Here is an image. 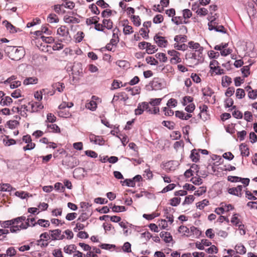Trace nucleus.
Instances as JSON below:
<instances>
[{"mask_svg": "<svg viewBox=\"0 0 257 257\" xmlns=\"http://www.w3.org/2000/svg\"><path fill=\"white\" fill-rule=\"evenodd\" d=\"M4 51L7 56L12 60L18 61L23 58L25 53L24 48L22 47H16L12 46H6Z\"/></svg>", "mask_w": 257, "mask_h": 257, "instance_id": "nucleus-1", "label": "nucleus"}, {"mask_svg": "<svg viewBox=\"0 0 257 257\" xmlns=\"http://www.w3.org/2000/svg\"><path fill=\"white\" fill-rule=\"evenodd\" d=\"M29 226L28 222H26L25 224L22 223L20 225H14L12 219L9 220L4 221L3 225L2 227L7 228L10 227V231L12 233H16L21 230V229H27Z\"/></svg>", "mask_w": 257, "mask_h": 257, "instance_id": "nucleus-2", "label": "nucleus"}, {"mask_svg": "<svg viewBox=\"0 0 257 257\" xmlns=\"http://www.w3.org/2000/svg\"><path fill=\"white\" fill-rule=\"evenodd\" d=\"M168 54L172 57L170 59L172 63L177 64L180 63L182 61L180 57V53L175 50H169Z\"/></svg>", "mask_w": 257, "mask_h": 257, "instance_id": "nucleus-3", "label": "nucleus"}, {"mask_svg": "<svg viewBox=\"0 0 257 257\" xmlns=\"http://www.w3.org/2000/svg\"><path fill=\"white\" fill-rule=\"evenodd\" d=\"M49 232L51 233V240H62L65 238V235L61 234V230L59 229L50 230Z\"/></svg>", "mask_w": 257, "mask_h": 257, "instance_id": "nucleus-4", "label": "nucleus"}, {"mask_svg": "<svg viewBox=\"0 0 257 257\" xmlns=\"http://www.w3.org/2000/svg\"><path fill=\"white\" fill-rule=\"evenodd\" d=\"M89 138L90 142L96 145H102L104 143V140L101 136H96L92 134H90Z\"/></svg>", "mask_w": 257, "mask_h": 257, "instance_id": "nucleus-5", "label": "nucleus"}, {"mask_svg": "<svg viewBox=\"0 0 257 257\" xmlns=\"http://www.w3.org/2000/svg\"><path fill=\"white\" fill-rule=\"evenodd\" d=\"M148 102H143L139 103L138 105L137 108L135 110V113L136 115L142 114L146 109H147Z\"/></svg>", "mask_w": 257, "mask_h": 257, "instance_id": "nucleus-6", "label": "nucleus"}, {"mask_svg": "<svg viewBox=\"0 0 257 257\" xmlns=\"http://www.w3.org/2000/svg\"><path fill=\"white\" fill-rule=\"evenodd\" d=\"M154 40L157 45L161 47H165L168 42L165 39V38L162 36L155 35Z\"/></svg>", "mask_w": 257, "mask_h": 257, "instance_id": "nucleus-7", "label": "nucleus"}, {"mask_svg": "<svg viewBox=\"0 0 257 257\" xmlns=\"http://www.w3.org/2000/svg\"><path fill=\"white\" fill-rule=\"evenodd\" d=\"M151 84L152 89L155 90L161 89L163 87L161 80L158 78H154Z\"/></svg>", "mask_w": 257, "mask_h": 257, "instance_id": "nucleus-8", "label": "nucleus"}, {"mask_svg": "<svg viewBox=\"0 0 257 257\" xmlns=\"http://www.w3.org/2000/svg\"><path fill=\"white\" fill-rule=\"evenodd\" d=\"M29 104L31 105L32 108L31 112H37L44 107L43 105L40 102H29Z\"/></svg>", "mask_w": 257, "mask_h": 257, "instance_id": "nucleus-9", "label": "nucleus"}, {"mask_svg": "<svg viewBox=\"0 0 257 257\" xmlns=\"http://www.w3.org/2000/svg\"><path fill=\"white\" fill-rule=\"evenodd\" d=\"M210 31L215 30L216 32H220L223 34L226 33V30L223 26L219 25L216 22L214 26H212L208 29Z\"/></svg>", "mask_w": 257, "mask_h": 257, "instance_id": "nucleus-10", "label": "nucleus"}, {"mask_svg": "<svg viewBox=\"0 0 257 257\" xmlns=\"http://www.w3.org/2000/svg\"><path fill=\"white\" fill-rule=\"evenodd\" d=\"M160 237L163 238L166 243H169L172 240V236L168 232L162 231L160 233Z\"/></svg>", "mask_w": 257, "mask_h": 257, "instance_id": "nucleus-11", "label": "nucleus"}, {"mask_svg": "<svg viewBox=\"0 0 257 257\" xmlns=\"http://www.w3.org/2000/svg\"><path fill=\"white\" fill-rule=\"evenodd\" d=\"M239 149L241 151V154L242 156L247 157L249 155V149L247 145L244 144H241L239 146Z\"/></svg>", "mask_w": 257, "mask_h": 257, "instance_id": "nucleus-12", "label": "nucleus"}, {"mask_svg": "<svg viewBox=\"0 0 257 257\" xmlns=\"http://www.w3.org/2000/svg\"><path fill=\"white\" fill-rule=\"evenodd\" d=\"M12 190H15V189L8 183L0 184V191L3 192H11Z\"/></svg>", "mask_w": 257, "mask_h": 257, "instance_id": "nucleus-13", "label": "nucleus"}, {"mask_svg": "<svg viewBox=\"0 0 257 257\" xmlns=\"http://www.w3.org/2000/svg\"><path fill=\"white\" fill-rule=\"evenodd\" d=\"M234 249L237 253L242 255L246 253V248L241 243L236 244L234 247Z\"/></svg>", "mask_w": 257, "mask_h": 257, "instance_id": "nucleus-14", "label": "nucleus"}, {"mask_svg": "<svg viewBox=\"0 0 257 257\" xmlns=\"http://www.w3.org/2000/svg\"><path fill=\"white\" fill-rule=\"evenodd\" d=\"M3 24L6 26L7 29L10 31V33H16L17 30L16 28L9 23L8 21H4L3 22Z\"/></svg>", "mask_w": 257, "mask_h": 257, "instance_id": "nucleus-15", "label": "nucleus"}, {"mask_svg": "<svg viewBox=\"0 0 257 257\" xmlns=\"http://www.w3.org/2000/svg\"><path fill=\"white\" fill-rule=\"evenodd\" d=\"M76 246L74 244L67 245L64 247V251L67 254H71L76 249Z\"/></svg>", "mask_w": 257, "mask_h": 257, "instance_id": "nucleus-16", "label": "nucleus"}, {"mask_svg": "<svg viewBox=\"0 0 257 257\" xmlns=\"http://www.w3.org/2000/svg\"><path fill=\"white\" fill-rule=\"evenodd\" d=\"M47 128L49 130V132L59 133H60V129L59 126L56 124H47Z\"/></svg>", "mask_w": 257, "mask_h": 257, "instance_id": "nucleus-17", "label": "nucleus"}, {"mask_svg": "<svg viewBox=\"0 0 257 257\" xmlns=\"http://www.w3.org/2000/svg\"><path fill=\"white\" fill-rule=\"evenodd\" d=\"M52 87L54 89L57 90L59 92L63 91L65 85L63 83L57 82L52 84Z\"/></svg>", "mask_w": 257, "mask_h": 257, "instance_id": "nucleus-18", "label": "nucleus"}, {"mask_svg": "<svg viewBox=\"0 0 257 257\" xmlns=\"http://www.w3.org/2000/svg\"><path fill=\"white\" fill-rule=\"evenodd\" d=\"M38 82V79L35 77H31L27 78L24 80L23 83L24 85H29L37 84Z\"/></svg>", "mask_w": 257, "mask_h": 257, "instance_id": "nucleus-19", "label": "nucleus"}, {"mask_svg": "<svg viewBox=\"0 0 257 257\" xmlns=\"http://www.w3.org/2000/svg\"><path fill=\"white\" fill-rule=\"evenodd\" d=\"M57 34L61 36L67 37L69 35V32L66 27L61 26L58 29Z\"/></svg>", "mask_w": 257, "mask_h": 257, "instance_id": "nucleus-20", "label": "nucleus"}, {"mask_svg": "<svg viewBox=\"0 0 257 257\" xmlns=\"http://www.w3.org/2000/svg\"><path fill=\"white\" fill-rule=\"evenodd\" d=\"M203 51V48H200L197 50H196L195 52L192 54L191 58L200 60L202 57V53Z\"/></svg>", "mask_w": 257, "mask_h": 257, "instance_id": "nucleus-21", "label": "nucleus"}, {"mask_svg": "<svg viewBox=\"0 0 257 257\" xmlns=\"http://www.w3.org/2000/svg\"><path fill=\"white\" fill-rule=\"evenodd\" d=\"M211 16H209L207 17V19L209 21V23H208V29L211 27L212 26H214L215 24H216V17L215 16L217 15L216 14H215L214 15H212V13L210 12Z\"/></svg>", "mask_w": 257, "mask_h": 257, "instance_id": "nucleus-22", "label": "nucleus"}, {"mask_svg": "<svg viewBox=\"0 0 257 257\" xmlns=\"http://www.w3.org/2000/svg\"><path fill=\"white\" fill-rule=\"evenodd\" d=\"M162 72L164 73L174 74V70L173 67L170 65H166L162 68Z\"/></svg>", "mask_w": 257, "mask_h": 257, "instance_id": "nucleus-23", "label": "nucleus"}, {"mask_svg": "<svg viewBox=\"0 0 257 257\" xmlns=\"http://www.w3.org/2000/svg\"><path fill=\"white\" fill-rule=\"evenodd\" d=\"M203 95L205 96H211L214 91L209 87H206L202 89Z\"/></svg>", "mask_w": 257, "mask_h": 257, "instance_id": "nucleus-24", "label": "nucleus"}, {"mask_svg": "<svg viewBox=\"0 0 257 257\" xmlns=\"http://www.w3.org/2000/svg\"><path fill=\"white\" fill-rule=\"evenodd\" d=\"M120 183L122 186L125 185L128 187H134L136 185V183L133 181L132 179H126L124 181H121Z\"/></svg>", "mask_w": 257, "mask_h": 257, "instance_id": "nucleus-25", "label": "nucleus"}, {"mask_svg": "<svg viewBox=\"0 0 257 257\" xmlns=\"http://www.w3.org/2000/svg\"><path fill=\"white\" fill-rule=\"evenodd\" d=\"M157 48L155 45H153L151 43H148V45H147L146 51L147 53L149 54H152L154 53L157 51Z\"/></svg>", "mask_w": 257, "mask_h": 257, "instance_id": "nucleus-26", "label": "nucleus"}, {"mask_svg": "<svg viewBox=\"0 0 257 257\" xmlns=\"http://www.w3.org/2000/svg\"><path fill=\"white\" fill-rule=\"evenodd\" d=\"M12 102V99L10 97L6 96L1 99L0 104L3 106H8L10 105Z\"/></svg>", "mask_w": 257, "mask_h": 257, "instance_id": "nucleus-27", "label": "nucleus"}, {"mask_svg": "<svg viewBox=\"0 0 257 257\" xmlns=\"http://www.w3.org/2000/svg\"><path fill=\"white\" fill-rule=\"evenodd\" d=\"M231 82V78L228 76H224L222 78V85L223 87H227Z\"/></svg>", "mask_w": 257, "mask_h": 257, "instance_id": "nucleus-28", "label": "nucleus"}, {"mask_svg": "<svg viewBox=\"0 0 257 257\" xmlns=\"http://www.w3.org/2000/svg\"><path fill=\"white\" fill-rule=\"evenodd\" d=\"M64 21L67 23H78L79 22V20L78 19L73 17H64Z\"/></svg>", "mask_w": 257, "mask_h": 257, "instance_id": "nucleus-29", "label": "nucleus"}, {"mask_svg": "<svg viewBox=\"0 0 257 257\" xmlns=\"http://www.w3.org/2000/svg\"><path fill=\"white\" fill-rule=\"evenodd\" d=\"M47 21L50 23H58L59 19L58 17L54 14H50L47 18Z\"/></svg>", "mask_w": 257, "mask_h": 257, "instance_id": "nucleus-30", "label": "nucleus"}, {"mask_svg": "<svg viewBox=\"0 0 257 257\" xmlns=\"http://www.w3.org/2000/svg\"><path fill=\"white\" fill-rule=\"evenodd\" d=\"M192 161L194 162H197L199 161V155L197 152H196V150H193L190 156Z\"/></svg>", "mask_w": 257, "mask_h": 257, "instance_id": "nucleus-31", "label": "nucleus"}, {"mask_svg": "<svg viewBox=\"0 0 257 257\" xmlns=\"http://www.w3.org/2000/svg\"><path fill=\"white\" fill-rule=\"evenodd\" d=\"M99 18L97 16H94L92 18L87 19L86 20V23L87 25H90L91 24H96L98 23Z\"/></svg>", "mask_w": 257, "mask_h": 257, "instance_id": "nucleus-32", "label": "nucleus"}, {"mask_svg": "<svg viewBox=\"0 0 257 257\" xmlns=\"http://www.w3.org/2000/svg\"><path fill=\"white\" fill-rule=\"evenodd\" d=\"M104 27L106 28L108 30H110L112 28L113 23L110 19H104L102 21Z\"/></svg>", "mask_w": 257, "mask_h": 257, "instance_id": "nucleus-33", "label": "nucleus"}, {"mask_svg": "<svg viewBox=\"0 0 257 257\" xmlns=\"http://www.w3.org/2000/svg\"><path fill=\"white\" fill-rule=\"evenodd\" d=\"M209 203V201L206 199H204L201 201L198 202L196 203V207L197 208L201 210L204 208V207L207 206Z\"/></svg>", "mask_w": 257, "mask_h": 257, "instance_id": "nucleus-34", "label": "nucleus"}, {"mask_svg": "<svg viewBox=\"0 0 257 257\" xmlns=\"http://www.w3.org/2000/svg\"><path fill=\"white\" fill-rule=\"evenodd\" d=\"M251 64L249 65L244 66L241 68V72L243 75L244 77H247L250 74V66Z\"/></svg>", "mask_w": 257, "mask_h": 257, "instance_id": "nucleus-35", "label": "nucleus"}, {"mask_svg": "<svg viewBox=\"0 0 257 257\" xmlns=\"http://www.w3.org/2000/svg\"><path fill=\"white\" fill-rule=\"evenodd\" d=\"M187 37L186 36L184 35H177L174 38V41L177 43L181 42L184 43L187 41Z\"/></svg>", "mask_w": 257, "mask_h": 257, "instance_id": "nucleus-36", "label": "nucleus"}, {"mask_svg": "<svg viewBox=\"0 0 257 257\" xmlns=\"http://www.w3.org/2000/svg\"><path fill=\"white\" fill-rule=\"evenodd\" d=\"M155 56L161 62H166L167 61V57L165 53H158L156 54Z\"/></svg>", "mask_w": 257, "mask_h": 257, "instance_id": "nucleus-37", "label": "nucleus"}, {"mask_svg": "<svg viewBox=\"0 0 257 257\" xmlns=\"http://www.w3.org/2000/svg\"><path fill=\"white\" fill-rule=\"evenodd\" d=\"M162 123L169 130H173L175 127V123L173 121L164 120Z\"/></svg>", "mask_w": 257, "mask_h": 257, "instance_id": "nucleus-38", "label": "nucleus"}, {"mask_svg": "<svg viewBox=\"0 0 257 257\" xmlns=\"http://www.w3.org/2000/svg\"><path fill=\"white\" fill-rule=\"evenodd\" d=\"M164 216L168 219V221L172 223L174 221V217L173 215L170 213H169L168 211V209L167 208L164 209Z\"/></svg>", "mask_w": 257, "mask_h": 257, "instance_id": "nucleus-39", "label": "nucleus"}, {"mask_svg": "<svg viewBox=\"0 0 257 257\" xmlns=\"http://www.w3.org/2000/svg\"><path fill=\"white\" fill-rule=\"evenodd\" d=\"M236 96L238 99H242L245 95V91L243 89L238 88L236 91Z\"/></svg>", "mask_w": 257, "mask_h": 257, "instance_id": "nucleus-40", "label": "nucleus"}, {"mask_svg": "<svg viewBox=\"0 0 257 257\" xmlns=\"http://www.w3.org/2000/svg\"><path fill=\"white\" fill-rule=\"evenodd\" d=\"M146 61L151 65H156L158 64V60L151 56L146 57Z\"/></svg>", "mask_w": 257, "mask_h": 257, "instance_id": "nucleus-41", "label": "nucleus"}, {"mask_svg": "<svg viewBox=\"0 0 257 257\" xmlns=\"http://www.w3.org/2000/svg\"><path fill=\"white\" fill-rule=\"evenodd\" d=\"M54 188L56 190L60 192H64L65 190V187L60 182H57L55 184Z\"/></svg>", "mask_w": 257, "mask_h": 257, "instance_id": "nucleus-42", "label": "nucleus"}, {"mask_svg": "<svg viewBox=\"0 0 257 257\" xmlns=\"http://www.w3.org/2000/svg\"><path fill=\"white\" fill-rule=\"evenodd\" d=\"M174 163L175 162L172 161H169L168 162L166 163L165 165V169L169 171L174 170L175 169V167L173 166Z\"/></svg>", "mask_w": 257, "mask_h": 257, "instance_id": "nucleus-43", "label": "nucleus"}, {"mask_svg": "<svg viewBox=\"0 0 257 257\" xmlns=\"http://www.w3.org/2000/svg\"><path fill=\"white\" fill-rule=\"evenodd\" d=\"M208 11L204 8L198 9L196 11L197 14L200 16H205L208 14Z\"/></svg>", "mask_w": 257, "mask_h": 257, "instance_id": "nucleus-44", "label": "nucleus"}, {"mask_svg": "<svg viewBox=\"0 0 257 257\" xmlns=\"http://www.w3.org/2000/svg\"><path fill=\"white\" fill-rule=\"evenodd\" d=\"M134 25L139 27L141 25V19L138 16L133 15L131 17Z\"/></svg>", "mask_w": 257, "mask_h": 257, "instance_id": "nucleus-45", "label": "nucleus"}, {"mask_svg": "<svg viewBox=\"0 0 257 257\" xmlns=\"http://www.w3.org/2000/svg\"><path fill=\"white\" fill-rule=\"evenodd\" d=\"M123 26L124 28L123 31L124 35H129L132 34L134 32L133 27L131 26L127 25H126V26H124V25H123Z\"/></svg>", "mask_w": 257, "mask_h": 257, "instance_id": "nucleus-46", "label": "nucleus"}, {"mask_svg": "<svg viewBox=\"0 0 257 257\" xmlns=\"http://www.w3.org/2000/svg\"><path fill=\"white\" fill-rule=\"evenodd\" d=\"M97 107L96 103L94 101H90L86 104V107L91 110H94Z\"/></svg>", "mask_w": 257, "mask_h": 257, "instance_id": "nucleus-47", "label": "nucleus"}, {"mask_svg": "<svg viewBox=\"0 0 257 257\" xmlns=\"http://www.w3.org/2000/svg\"><path fill=\"white\" fill-rule=\"evenodd\" d=\"M162 101V98H153L151 99L149 103L153 106L159 105Z\"/></svg>", "mask_w": 257, "mask_h": 257, "instance_id": "nucleus-48", "label": "nucleus"}, {"mask_svg": "<svg viewBox=\"0 0 257 257\" xmlns=\"http://www.w3.org/2000/svg\"><path fill=\"white\" fill-rule=\"evenodd\" d=\"M178 231L180 233H183L184 234H187V235H188L190 233V229L185 226L181 225L178 228Z\"/></svg>", "mask_w": 257, "mask_h": 257, "instance_id": "nucleus-49", "label": "nucleus"}, {"mask_svg": "<svg viewBox=\"0 0 257 257\" xmlns=\"http://www.w3.org/2000/svg\"><path fill=\"white\" fill-rule=\"evenodd\" d=\"M228 192L229 194L237 196L238 197H241L242 193H238L237 192V189L236 187H233L229 188L228 190Z\"/></svg>", "mask_w": 257, "mask_h": 257, "instance_id": "nucleus-50", "label": "nucleus"}, {"mask_svg": "<svg viewBox=\"0 0 257 257\" xmlns=\"http://www.w3.org/2000/svg\"><path fill=\"white\" fill-rule=\"evenodd\" d=\"M56 117L55 116L54 114L51 113H49L47 115V120H46V122H49L53 123L56 121Z\"/></svg>", "mask_w": 257, "mask_h": 257, "instance_id": "nucleus-51", "label": "nucleus"}, {"mask_svg": "<svg viewBox=\"0 0 257 257\" xmlns=\"http://www.w3.org/2000/svg\"><path fill=\"white\" fill-rule=\"evenodd\" d=\"M170 204L172 206H177L180 203L181 198L178 197H174L170 200Z\"/></svg>", "mask_w": 257, "mask_h": 257, "instance_id": "nucleus-52", "label": "nucleus"}, {"mask_svg": "<svg viewBox=\"0 0 257 257\" xmlns=\"http://www.w3.org/2000/svg\"><path fill=\"white\" fill-rule=\"evenodd\" d=\"M237 215V214H234L231 219V222L234 224L235 226H237L239 224H240V221L239 219L238 218V217L236 216Z\"/></svg>", "mask_w": 257, "mask_h": 257, "instance_id": "nucleus-53", "label": "nucleus"}, {"mask_svg": "<svg viewBox=\"0 0 257 257\" xmlns=\"http://www.w3.org/2000/svg\"><path fill=\"white\" fill-rule=\"evenodd\" d=\"M112 210L114 212H119L124 211H125L126 209L125 207L123 206L114 205L112 208Z\"/></svg>", "mask_w": 257, "mask_h": 257, "instance_id": "nucleus-54", "label": "nucleus"}, {"mask_svg": "<svg viewBox=\"0 0 257 257\" xmlns=\"http://www.w3.org/2000/svg\"><path fill=\"white\" fill-rule=\"evenodd\" d=\"M164 18L162 15H157L153 19V22L155 24H160L163 21Z\"/></svg>", "mask_w": 257, "mask_h": 257, "instance_id": "nucleus-55", "label": "nucleus"}, {"mask_svg": "<svg viewBox=\"0 0 257 257\" xmlns=\"http://www.w3.org/2000/svg\"><path fill=\"white\" fill-rule=\"evenodd\" d=\"M210 69L212 70L213 72H214L217 75H220L224 73V70L221 69L218 66H217L216 67L213 66L212 69Z\"/></svg>", "mask_w": 257, "mask_h": 257, "instance_id": "nucleus-56", "label": "nucleus"}, {"mask_svg": "<svg viewBox=\"0 0 257 257\" xmlns=\"http://www.w3.org/2000/svg\"><path fill=\"white\" fill-rule=\"evenodd\" d=\"M16 250L13 247H10L8 248L6 251V254L7 256H13L16 254Z\"/></svg>", "mask_w": 257, "mask_h": 257, "instance_id": "nucleus-57", "label": "nucleus"}, {"mask_svg": "<svg viewBox=\"0 0 257 257\" xmlns=\"http://www.w3.org/2000/svg\"><path fill=\"white\" fill-rule=\"evenodd\" d=\"M84 36V34L82 32H78L75 36L76 42L78 43L81 42Z\"/></svg>", "mask_w": 257, "mask_h": 257, "instance_id": "nucleus-58", "label": "nucleus"}, {"mask_svg": "<svg viewBox=\"0 0 257 257\" xmlns=\"http://www.w3.org/2000/svg\"><path fill=\"white\" fill-rule=\"evenodd\" d=\"M191 181L195 185H199L202 183V180L200 177H192L191 179Z\"/></svg>", "mask_w": 257, "mask_h": 257, "instance_id": "nucleus-59", "label": "nucleus"}, {"mask_svg": "<svg viewBox=\"0 0 257 257\" xmlns=\"http://www.w3.org/2000/svg\"><path fill=\"white\" fill-rule=\"evenodd\" d=\"M18 124V121L16 120H9L7 122V125L11 129L15 128Z\"/></svg>", "mask_w": 257, "mask_h": 257, "instance_id": "nucleus-60", "label": "nucleus"}, {"mask_svg": "<svg viewBox=\"0 0 257 257\" xmlns=\"http://www.w3.org/2000/svg\"><path fill=\"white\" fill-rule=\"evenodd\" d=\"M15 195L22 199H25L28 196L29 194L24 191H17Z\"/></svg>", "mask_w": 257, "mask_h": 257, "instance_id": "nucleus-61", "label": "nucleus"}, {"mask_svg": "<svg viewBox=\"0 0 257 257\" xmlns=\"http://www.w3.org/2000/svg\"><path fill=\"white\" fill-rule=\"evenodd\" d=\"M188 46L190 48H192L193 49H196V50H198L200 48V44L198 43H195L193 41H190L188 43Z\"/></svg>", "mask_w": 257, "mask_h": 257, "instance_id": "nucleus-62", "label": "nucleus"}, {"mask_svg": "<svg viewBox=\"0 0 257 257\" xmlns=\"http://www.w3.org/2000/svg\"><path fill=\"white\" fill-rule=\"evenodd\" d=\"M176 185L175 184H170L165 187L162 191V193H164L169 191L172 190L175 187Z\"/></svg>", "mask_w": 257, "mask_h": 257, "instance_id": "nucleus-63", "label": "nucleus"}, {"mask_svg": "<svg viewBox=\"0 0 257 257\" xmlns=\"http://www.w3.org/2000/svg\"><path fill=\"white\" fill-rule=\"evenodd\" d=\"M248 97L250 99H255L257 97V89L249 91Z\"/></svg>", "mask_w": 257, "mask_h": 257, "instance_id": "nucleus-64", "label": "nucleus"}]
</instances>
